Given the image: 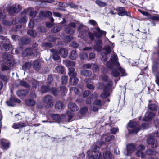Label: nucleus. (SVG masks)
Listing matches in <instances>:
<instances>
[{"label":"nucleus","instance_id":"nucleus-11","mask_svg":"<svg viewBox=\"0 0 159 159\" xmlns=\"http://www.w3.org/2000/svg\"><path fill=\"white\" fill-rule=\"evenodd\" d=\"M11 57V56L7 53H4L2 55V58L5 59V60L3 61L6 62L11 66H13L14 64L12 61L10 59Z\"/></svg>","mask_w":159,"mask_h":159},{"label":"nucleus","instance_id":"nucleus-37","mask_svg":"<svg viewBox=\"0 0 159 159\" xmlns=\"http://www.w3.org/2000/svg\"><path fill=\"white\" fill-rule=\"evenodd\" d=\"M95 3L99 7H103L107 5V3L106 2H103L100 0H96Z\"/></svg>","mask_w":159,"mask_h":159},{"label":"nucleus","instance_id":"nucleus-6","mask_svg":"<svg viewBox=\"0 0 159 159\" xmlns=\"http://www.w3.org/2000/svg\"><path fill=\"white\" fill-rule=\"evenodd\" d=\"M137 123L133 120H131L128 124V127L130 128H134L131 130H129L128 128L129 133V134H132L134 133H137L140 130V128L137 127Z\"/></svg>","mask_w":159,"mask_h":159},{"label":"nucleus","instance_id":"nucleus-59","mask_svg":"<svg viewBox=\"0 0 159 159\" xmlns=\"http://www.w3.org/2000/svg\"><path fill=\"white\" fill-rule=\"evenodd\" d=\"M70 91H73L76 94H79L80 93V91L76 88L75 87H71L70 89Z\"/></svg>","mask_w":159,"mask_h":159},{"label":"nucleus","instance_id":"nucleus-47","mask_svg":"<svg viewBox=\"0 0 159 159\" xmlns=\"http://www.w3.org/2000/svg\"><path fill=\"white\" fill-rule=\"evenodd\" d=\"M31 63L30 62H27L24 64L22 67L23 69L24 70H27L29 69L31 67Z\"/></svg>","mask_w":159,"mask_h":159},{"label":"nucleus","instance_id":"nucleus-8","mask_svg":"<svg viewBox=\"0 0 159 159\" xmlns=\"http://www.w3.org/2000/svg\"><path fill=\"white\" fill-rule=\"evenodd\" d=\"M147 143L148 145H150L152 148L156 147L157 144V140L153 138V136L151 134L148 136Z\"/></svg>","mask_w":159,"mask_h":159},{"label":"nucleus","instance_id":"nucleus-10","mask_svg":"<svg viewBox=\"0 0 159 159\" xmlns=\"http://www.w3.org/2000/svg\"><path fill=\"white\" fill-rule=\"evenodd\" d=\"M116 11L117 12V14L120 16H127L130 17L131 14L129 12L126 11L123 7H118L116 9Z\"/></svg>","mask_w":159,"mask_h":159},{"label":"nucleus","instance_id":"nucleus-1","mask_svg":"<svg viewBox=\"0 0 159 159\" xmlns=\"http://www.w3.org/2000/svg\"><path fill=\"white\" fill-rule=\"evenodd\" d=\"M111 62H107V66L108 68L112 69L111 75L112 76L116 77L120 76L121 74L122 76L127 75L125 70L120 66L116 54L114 53L111 56Z\"/></svg>","mask_w":159,"mask_h":159},{"label":"nucleus","instance_id":"nucleus-62","mask_svg":"<svg viewBox=\"0 0 159 159\" xmlns=\"http://www.w3.org/2000/svg\"><path fill=\"white\" fill-rule=\"evenodd\" d=\"M104 49L106 52L107 54H109L111 51V49L109 45H107L104 47Z\"/></svg>","mask_w":159,"mask_h":159},{"label":"nucleus","instance_id":"nucleus-27","mask_svg":"<svg viewBox=\"0 0 159 159\" xmlns=\"http://www.w3.org/2000/svg\"><path fill=\"white\" fill-rule=\"evenodd\" d=\"M78 81L79 79L76 77V76H71L70 77V83L71 84L73 85H75Z\"/></svg>","mask_w":159,"mask_h":159},{"label":"nucleus","instance_id":"nucleus-18","mask_svg":"<svg viewBox=\"0 0 159 159\" xmlns=\"http://www.w3.org/2000/svg\"><path fill=\"white\" fill-rule=\"evenodd\" d=\"M68 108L71 111L75 112L78 111L79 108L78 106L75 103H70L68 105Z\"/></svg>","mask_w":159,"mask_h":159},{"label":"nucleus","instance_id":"nucleus-26","mask_svg":"<svg viewBox=\"0 0 159 159\" xmlns=\"http://www.w3.org/2000/svg\"><path fill=\"white\" fill-rule=\"evenodd\" d=\"M0 65H2L1 67L2 71L7 70L10 69L9 66H10L9 64L8 65L6 62L0 61Z\"/></svg>","mask_w":159,"mask_h":159},{"label":"nucleus","instance_id":"nucleus-39","mask_svg":"<svg viewBox=\"0 0 159 159\" xmlns=\"http://www.w3.org/2000/svg\"><path fill=\"white\" fill-rule=\"evenodd\" d=\"M65 68L63 66H58L56 67L55 70L57 72L59 73L62 74L64 71Z\"/></svg>","mask_w":159,"mask_h":159},{"label":"nucleus","instance_id":"nucleus-53","mask_svg":"<svg viewBox=\"0 0 159 159\" xmlns=\"http://www.w3.org/2000/svg\"><path fill=\"white\" fill-rule=\"evenodd\" d=\"M100 148L97 145L95 144L93 145L92 148V152H94V153H96V152L99 150Z\"/></svg>","mask_w":159,"mask_h":159},{"label":"nucleus","instance_id":"nucleus-43","mask_svg":"<svg viewBox=\"0 0 159 159\" xmlns=\"http://www.w3.org/2000/svg\"><path fill=\"white\" fill-rule=\"evenodd\" d=\"M65 30L66 33L70 34H73L74 32V30L68 26L65 29Z\"/></svg>","mask_w":159,"mask_h":159},{"label":"nucleus","instance_id":"nucleus-23","mask_svg":"<svg viewBox=\"0 0 159 159\" xmlns=\"http://www.w3.org/2000/svg\"><path fill=\"white\" fill-rule=\"evenodd\" d=\"M32 66L36 70L38 71L41 68V64L39 61L37 60L34 61Z\"/></svg>","mask_w":159,"mask_h":159},{"label":"nucleus","instance_id":"nucleus-17","mask_svg":"<svg viewBox=\"0 0 159 159\" xmlns=\"http://www.w3.org/2000/svg\"><path fill=\"white\" fill-rule=\"evenodd\" d=\"M96 45L94 46V48L98 52L101 51L102 49L101 44L102 41L101 40L98 39L96 41Z\"/></svg>","mask_w":159,"mask_h":159},{"label":"nucleus","instance_id":"nucleus-41","mask_svg":"<svg viewBox=\"0 0 159 159\" xmlns=\"http://www.w3.org/2000/svg\"><path fill=\"white\" fill-rule=\"evenodd\" d=\"M61 28V26L60 25L55 26L52 28L51 31L53 33H56L60 31Z\"/></svg>","mask_w":159,"mask_h":159},{"label":"nucleus","instance_id":"nucleus-33","mask_svg":"<svg viewBox=\"0 0 159 159\" xmlns=\"http://www.w3.org/2000/svg\"><path fill=\"white\" fill-rule=\"evenodd\" d=\"M68 75L70 77L71 76H76L77 73L75 72V68L73 67H70L68 68Z\"/></svg>","mask_w":159,"mask_h":159},{"label":"nucleus","instance_id":"nucleus-7","mask_svg":"<svg viewBox=\"0 0 159 159\" xmlns=\"http://www.w3.org/2000/svg\"><path fill=\"white\" fill-rule=\"evenodd\" d=\"M43 100L46 104L45 107L46 108L51 107L53 106V98L51 96L48 95L45 96Z\"/></svg>","mask_w":159,"mask_h":159},{"label":"nucleus","instance_id":"nucleus-46","mask_svg":"<svg viewBox=\"0 0 159 159\" xmlns=\"http://www.w3.org/2000/svg\"><path fill=\"white\" fill-rule=\"evenodd\" d=\"M149 109L153 110L155 111L159 109V107L156 106L155 104H150L148 106Z\"/></svg>","mask_w":159,"mask_h":159},{"label":"nucleus","instance_id":"nucleus-54","mask_svg":"<svg viewBox=\"0 0 159 159\" xmlns=\"http://www.w3.org/2000/svg\"><path fill=\"white\" fill-rule=\"evenodd\" d=\"M49 90V88L48 86H43L41 88V92L44 93L48 92Z\"/></svg>","mask_w":159,"mask_h":159},{"label":"nucleus","instance_id":"nucleus-30","mask_svg":"<svg viewBox=\"0 0 159 159\" xmlns=\"http://www.w3.org/2000/svg\"><path fill=\"white\" fill-rule=\"evenodd\" d=\"M155 116V114L152 112H150L148 114V115H146L145 117L143 118L144 121H149L152 118Z\"/></svg>","mask_w":159,"mask_h":159},{"label":"nucleus","instance_id":"nucleus-49","mask_svg":"<svg viewBox=\"0 0 159 159\" xmlns=\"http://www.w3.org/2000/svg\"><path fill=\"white\" fill-rule=\"evenodd\" d=\"M32 86L34 88H36L39 85V82L34 80H31Z\"/></svg>","mask_w":159,"mask_h":159},{"label":"nucleus","instance_id":"nucleus-56","mask_svg":"<svg viewBox=\"0 0 159 159\" xmlns=\"http://www.w3.org/2000/svg\"><path fill=\"white\" fill-rule=\"evenodd\" d=\"M146 154L148 155H155L156 153L153 149H149L146 151Z\"/></svg>","mask_w":159,"mask_h":159},{"label":"nucleus","instance_id":"nucleus-57","mask_svg":"<svg viewBox=\"0 0 159 159\" xmlns=\"http://www.w3.org/2000/svg\"><path fill=\"white\" fill-rule=\"evenodd\" d=\"M51 91L52 94L55 96H57L59 94V91L57 90L55 88H51Z\"/></svg>","mask_w":159,"mask_h":159},{"label":"nucleus","instance_id":"nucleus-34","mask_svg":"<svg viewBox=\"0 0 159 159\" xmlns=\"http://www.w3.org/2000/svg\"><path fill=\"white\" fill-rule=\"evenodd\" d=\"M35 18V17L34 16L32 18H30V21L28 24V26L30 28H33L34 27L35 23L37 22L36 20H34Z\"/></svg>","mask_w":159,"mask_h":159},{"label":"nucleus","instance_id":"nucleus-31","mask_svg":"<svg viewBox=\"0 0 159 159\" xmlns=\"http://www.w3.org/2000/svg\"><path fill=\"white\" fill-rule=\"evenodd\" d=\"M78 56V54L75 50H72L70 54V58L73 60L76 59Z\"/></svg>","mask_w":159,"mask_h":159},{"label":"nucleus","instance_id":"nucleus-14","mask_svg":"<svg viewBox=\"0 0 159 159\" xmlns=\"http://www.w3.org/2000/svg\"><path fill=\"white\" fill-rule=\"evenodd\" d=\"M0 143L3 149H7L9 148L10 143L8 140L2 139L0 140Z\"/></svg>","mask_w":159,"mask_h":159},{"label":"nucleus","instance_id":"nucleus-32","mask_svg":"<svg viewBox=\"0 0 159 159\" xmlns=\"http://www.w3.org/2000/svg\"><path fill=\"white\" fill-rule=\"evenodd\" d=\"M64 64L67 67H70L71 66H74L75 65V63L71 61L64 60Z\"/></svg>","mask_w":159,"mask_h":159},{"label":"nucleus","instance_id":"nucleus-42","mask_svg":"<svg viewBox=\"0 0 159 159\" xmlns=\"http://www.w3.org/2000/svg\"><path fill=\"white\" fill-rule=\"evenodd\" d=\"M19 83L20 86L25 88H29L30 87V85L26 82L23 80H21Z\"/></svg>","mask_w":159,"mask_h":159},{"label":"nucleus","instance_id":"nucleus-51","mask_svg":"<svg viewBox=\"0 0 159 159\" xmlns=\"http://www.w3.org/2000/svg\"><path fill=\"white\" fill-rule=\"evenodd\" d=\"M53 80V78L52 75H49L47 79V84L48 85L51 84Z\"/></svg>","mask_w":159,"mask_h":159},{"label":"nucleus","instance_id":"nucleus-40","mask_svg":"<svg viewBox=\"0 0 159 159\" xmlns=\"http://www.w3.org/2000/svg\"><path fill=\"white\" fill-rule=\"evenodd\" d=\"M87 35V34L86 35H84V36L86 37L87 36H88V38H89V37H88V36H89V38H90V39H91V40H92V41H93L94 40V38H95V35H94V33H93L91 32H89L88 34V35ZM88 39H89V38ZM88 39H87V40L86 42L88 44H90L91 43V42H88Z\"/></svg>","mask_w":159,"mask_h":159},{"label":"nucleus","instance_id":"nucleus-4","mask_svg":"<svg viewBox=\"0 0 159 159\" xmlns=\"http://www.w3.org/2000/svg\"><path fill=\"white\" fill-rule=\"evenodd\" d=\"M90 157L92 159H106L108 158L109 159H113V157L112 154L109 151H106L105 154L103 152H100L99 155L97 153V154H92Z\"/></svg>","mask_w":159,"mask_h":159},{"label":"nucleus","instance_id":"nucleus-28","mask_svg":"<svg viewBox=\"0 0 159 159\" xmlns=\"http://www.w3.org/2000/svg\"><path fill=\"white\" fill-rule=\"evenodd\" d=\"M114 138V136L113 135L110 134L104 135L102 138V140H105L107 142H109L112 140Z\"/></svg>","mask_w":159,"mask_h":159},{"label":"nucleus","instance_id":"nucleus-9","mask_svg":"<svg viewBox=\"0 0 159 159\" xmlns=\"http://www.w3.org/2000/svg\"><path fill=\"white\" fill-rule=\"evenodd\" d=\"M127 151L124 152V154L126 156H130L136 150L135 145L133 144L130 143L126 145Z\"/></svg>","mask_w":159,"mask_h":159},{"label":"nucleus","instance_id":"nucleus-38","mask_svg":"<svg viewBox=\"0 0 159 159\" xmlns=\"http://www.w3.org/2000/svg\"><path fill=\"white\" fill-rule=\"evenodd\" d=\"M60 91H59V94H61L62 96L65 95L67 93V89L65 86H61L60 88Z\"/></svg>","mask_w":159,"mask_h":159},{"label":"nucleus","instance_id":"nucleus-22","mask_svg":"<svg viewBox=\"0 0 159 159\" xmlns=\"http://www.w3.org/2000/svg\"><path fill=\"white\" fill-rule=\"evenodd\" d=\"M25 103L27 106L32 107L35 105L36 102L33 99H28L25 100Z\"/></svg>","mask_w":159,"mask_h":159},{"label":"nucleus","instance_id":"nucleus-3","mask_svg":"<svg viewBox=\"0 0 159 159\" xmlns=\"http://www.w3.org/2000/svg\"><path fill=\"white\" fill-rule=\"evenodd\" d=\"M70 113V112H67L66 115H62L61 116L57 114H52L51 116L53 119L57 121H67L68 120V122H70L73 117V116Z\"/></svg>","mask_w":159,"mask_h":159},{"label":"nucleus","instance_id":"nucleus-25","mask_svg":"<svg viewBox=\"0 0 159 159\" xmlns=\"http://www.w3.org/2000/svg\"><path fill=\"white\" fill-rule=\"evenodd\" d=\"M23 13L28 14L31 18L34 15V8L31 7L28 8V9H25L23 11Z\"/></svg>","mask_w":159,"mask_h":159},{"label":"nucleus","instance_id":"nucleus-64","mask_svg":"<svg viewBox=\"0 0 159 159\" xmlns=\"http://www.w3.org/2000/svg\"><path fill=\"white\" fill-rule=\"evenodd\" d=\"M88 108L86 107H84L82 108L80 110V113L82 114H85L88 111Z\"/></svg>","mask_w":159,"mask_h":159},{"label":"nucleus","instance_id":"nucleus-60","mask_svg":"<svg viewBox=\"0 0 159 159\" xmlns=\"http://www.w3.org/2000/svg\"><path fill=\"white\" fill-rule=\"evenodd\" d=\"M136 155L138 157H140L142 158H144L145 157V154L142 151L137 152Z\"/></svg>","mask_w":159,"mask_h":159},{"label":"nucleus","instance_id":"nucleus-44","mask_svg":"<svg viewBox=\"0 0 159 159\" xmlns=\"http://www.w3.org/2000/svg\"><path fill=\"white\" fill-rule=\"evenodd\" d=\"M27 34L31 36L34 37L38 36V34L35 31L32 30H28L27 31Z\"/></svg>","mask_w":159,"mask_h":159},{"label":"nucleus","instance_id":"nucleus-15","mask_svg":"<svg viewBox=\"0 0 159 159\" xmlns=\"http://www.w3.org/2000/svg\"><path fill=\"white\" fill-rule=\"evenodd\" d=\"M52 15V13L50 11H41L39 13V17L41 19H43L44 17H48Z\"/></svg>","mask_w":159,"mask_h":159},{"label":"nucleus","instance_id":"nucleus-50","mask_svg":"<svg viewBox=\"0 0 159 159\" xmlns=\"http://www.w3.org/2000/svg\"><path fill=\"white\" fill-rule=\"evenodd\" d=\"M94 104L99 107L102 106L104 104L99 99H96L94 101Z\"/></svg>","mask_w":159,"mask_h":159},{"label":"nucleus","instance_id":"nucleus-35","mask_svg":"<svg viewBox=\"0 0 159 159\" xmlns=\"http://www.w3.org/2000/svg\"><path fill=\"white\" fill-rule=\"evenodd\" d=\"M55 107L56 109L58 110H61L64 107V105L61 101H58L56 103Z\"/></svg>","mask_w":159,"mask_h":159},{"label":"nucleus","instance_id":"nucleus-20","mask_svg":"<svg viewBox=\"0 0 159 159\" xmlns=\"http://www.w3.org/2000/svg\"><path fill=\"white\" fill-rule=\"evenodd\" d=\"M83 26V25L81 24L80 26H79L78 28V31L80 32V37L83 39L85 41H87V39H88V36L86 37L84 36V35H86V34H87V32L86 31H84L83 33L80 32V30L82 28Z\"/></svg>","mask_w":159,"mask_h":159},{"label":"nucleus","instance_id":"nucleus-55","mask_svg":"<svg viewBox=\"0 0 159 159\" xmlns=\"http://www.w3.org/2000/svg\"><path fill=\"white\" fill-rule=\"evenodd\" d=\"M0 78L2 80L6 83L8 81V78L7 76L3 75L1 73H0Z\"/></svg>","mask_w":159,"mask_h":159},{"label":"nucleus","instance_id":"nucleus-48","mask_svg":"<svg viewBox=\"0 0 159 159\" xmlns=\"http://www.w3.org/2000/svg\"><path fill=\"white\" fill-rule=\"evenodd\" d=\"M7 105L9 106H14L15 105L14 101L13 100V97L10 98L9 100L6 102Z\"/></svg>","mask_w":159,"mask_h":159},{"label":"nucleus","instance_id":"nucleus-16","mask_svg":"<svg viewBox=\"0 0 159 159\" xmlns=\"http://www.w3.org/2000/svg\"><path fill=\"white\" fill-rule=\"evenodd\" d=\"M152 72L156 76L159 73V63L154 62L152 66Z\"/></svg>","mask_w":159,"mask_h":159},{"label":"nucleus","instance_id":"nucleus-58","mask_svg":"<svg viewBox=\"0 0 159 159\" xmlns=\"http://www.w3.org/2000/svg\"><path fill=\"white\" fill-rule=\"evenodd\" d=\"M88 23L94 27L98 26L97 22L95 20H89V21Z\"/></svg>","mask_w":159,"mask_h":159},{"label":"nucleus","instance_id":"nucleus-13","mask_svg":"<svg viewBox=\"0 0 159 159\" xmlns=\"http://www.w3.org/2000/svg\"><path fill=\"white\" fill-rule=\"evenodd\" d=\"M38 53L36 52V54L33 53L32 49L31 48H27L23 52L22 55L23 56L26 57L33 55L34 56H36Z\"/></svg>","mask_w":159,"mask_h":159},{"label":"nucleus","instance_id":"nucleus-52","mask_svg":"<svg viewBox=\"0 0 159 159\" xmlns=\"http://www.w3.org/2000/svg\"><path fill=\"white\" fill-rule=\"evenodd\" d=\"M80 57L81 60H84L86 59L88 57V55L87 53L84 52H82L80 53Z\"/></svg>","mask_w":159,"mask_h":159},{"label":"nucleus","instance_id":"nucleus-29","mask_svg":"<svg viewBox=\"0 0 159 159\" xmlns=\"http://www.w3.org/2000/svg\"><path fill=\"white\" fill-rule=\"evenodd\" d=\"M80 74L83 76L89 77L91 76L92 72L89 70H84L81 71Z\"/></svg>","mask_w":159,"mask_h":159},{"label":"nucleus","instance_id":"nucleus-5","mask_svg":"<svg viewBox=\"0 0 159 159\" xmlns=\"http://www.w3.org/2000/svg\"><path fill=\"white\" fill-rule=\"evenodd\" d=\"M21 9V6L19 4L16 3L11 7H8L7 10L10 14L12 15L14 13L19 12Z\"/></svg>","mask_w":159,"mask_h":159},{"label":"nucleus","instance_id":"nucleus-61","mask_svg":"<svg viewBox=\"0 0 159 159\" xmlns=\"http://www.w3.org/2000/svg\"><path fill=\"white\" fill-rule=\"evenodd\" d=\"M37 30L38 33L43 32L45 31V27L44 26H39L37 28Z\"/></svg>","mask_w":159,"mask_h":159},{"label":"nucleus","instance_id":"nucleus-63","mask_svg":"<svg viewBox=\"0 0 159 159\" xmlns=\"http://www.w3.org/2000/svg\"><path fill=\"white\" fill-rule=\"evenodd\" d=\"M61 79L62 84H65L68 80V77L66 76H64L62 77Z\"/></svg>","mask_w":159,"mask_h":159},{"label":"nucleus","instance_id":"nucleus-24","mask_svg":"<svg viewBox=\"0 0 159 159\" xmlns=\"http://www.w3.org/2000/svg\"><path fill=\"white\" fill-rule=\"evenodd\" d=\"M29 91V90L28 89L21 90L17 91L16 94L19 97L25 96L28 94Z\"/></svg>","mask_w":159,"mask_h":159},{"label":"nucleus","instance_id":"nucleus-19","mask_svg":"<svg viewBox=\"0 0 159 159\" xmlns=\"http://www.w3.org/2000/svg\"><path fill=\"white\" fill-rule=\"evenodd\" d=\"M59 53L63 58H66L68 55V50L66 48H62L59 49Z\"/></svg>","mask_w":159,"mask_h":159},{"label":"nucleus","instance_id":"nucleus-21","mask_svg":"<svg viewBox=\"0 0 159 159\" xmlns=\"http://www.w3.org/2000/svg\"><path fill=\"white\" fill-rule=\"evenodd\" d=\"M50 51L52 52V56L53 59L55 60H58L60 58V56L58 55L59 53L57 50L51 49Z\"/></svg>","mask_w":159,"mask_h":159},{"label":"nucleus","instance_id":"nucleus-12","mask_svg":"<svg viewBox=\"0 0 159 159\" xmlns=\"http://www.w3.org/2000/svg\"><path fill=\"white\" fill-rule=\"evenodd\" d=\"M95 29L97 33L94 31V33L95 34V36L96 38H100L102 35L105 36L106 34V31L101 30L98 26L95 27Z\"/></svg>","mask_w":159,"mask_h":159},{"label":"nucleus","instance_id":"nucleus-2","mask_svg":"<svg viewBox=\"0 0 159 159\" xmlns=\"http://www.w3.org/2000/svg\"><path fill=\"white\" fill-rule=\"evenodd\" d=\"M102 80L107 83V84L104 85L102 83H99V87L103 89V93L101 94V96L103 98H105L110 95V92L113 82L109 78L107 75H103L102 76Z\"/></svg>","mask_w":159,"mask_h":159},{"label":"nucleus","instance_id":"nucleus-45","mask_svg":"<svg viewBox=\"0 0 159 159\" xmlns=\"http://www.w3.org/2000/svg\"><path fill=\"white\" fill-rule=\"evenodd\" d=\"M19 18L20 23H26L27 22V18L25 15L22 16Z\"/></svg>","mask_w":159,"mask_h":159},{"label":"nucleus","instance_id":"nucleus-36","mask_svg":"<svg viewBox=\"0 0 159 159\" xmlns=\"http://www.w3.org/2000/svg\"><path fill=\"white\" fill-rule=\"evenodd\" d=\"M25 126V124L24 123H13L12 127L15 129H17L20 128H22Z\"/></svg>","mask_w":159,"mask_h":159}]
</instances>
